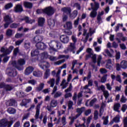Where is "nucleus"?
<instances>
[{
	"label": "nucleus",
	"mask_w": 127,
	"mask_h": 127,
	"mask_svg": "<svg viewBox=\"0 0 127 127\" xmlns=\"http://www.w3.org/2000/svg\"><path fill=\"white\" fill-rule=\"evenodd\" d=\"M14 47L13 46H10L8 49H5L4 47H1L0 51L1 53H3L2 55H0V57H4V56H7L9 55L11 52H12V50Z\"/></svg>",
	"instance_id": "obj_1"
},
{
	"label": "nucleus",
	"mask_w": 127,
	"mask_h": 127,
	"mask_svg": "<svg viewBox=\"0 0 127 127\" xmlns=\"http://www.w3.org/2000/svg\"><path fill=\"white\" fill-rule=\"evenodd\" d=\"M44 13L48 16H51L54 14V9L51 6L47 7L44 9Z\"/></svg>",
	"instance_id": "obj_2"
},
{
	"label": "nucleus",
	"mask_w": 127,
	"mask_h": 127,
	"mask_svg": "<svg viewBox=\"0 0 127 127\" xmlns=\"http://www.w3.org/2000/svg\"><path fill=\"white\" fill-rule=\"evenodd\" d=\"M50 106H47V109L49 112H52V108H56V107H57V105H58L57 100L52 99L50 102Z\"/></svg>",
	"instance_id": "obj_3"
},
{
	"label": "nucleus",
	"mask_w": 127,
	"mask_h": 127,
	"mask_svg": "<svg viewBox=\"0 0 127 127\" xmlns=\"http://www.w3.org/2000/svg\"><path fill=\"white\" fill-rule=\"evenodd\" d=\"M18 70L19 71H22L24 69L23 65L25 64V60L24 59H20L17 61Z\"/></svg>",
	"instance_id": "obj_4"
},
{
	"label": "nucleus",
	"mask_w": 127,
	"mask_h": 127,
	"mask_svg": "<svg viewBox=\"0 0 127 127\" xmlns=\"http://www.w3.org/2000/svg\"><path fill=\"white\" fill-rule=\"evenodd\" d=\"M60 40L64 44H66L69 42V37L66 35H62L60 37Z\"/></svg>",
	"instance_id": "obj_5"
},
{
	"label": "nucleus",
	"mask_w": 127,
	"mask_h": 127,
	"mask_svg": "<svg viewBox=\"0 0 127 127\" xmlns=\"http://www.w3.org/2000/svg\"><path fill=\"white\" fill-rule=\"evenodd\" d=\"M36 47L37 49L40 50H44L47 48V46L43 42L38 43L36 44Z\"/></svg>",
	"instance_id": "obj_6"
},
{
	"label": "nucleus",
	"mask_w": 127,
	"mask_h": 127,
	"mask_svg": "<svg viewBox=\"0 0 127 127\" xmlns=\"http://www.w3.org/2000/svg\"><path fill=\"white\" fill-rule=\"evenodd\" d=\"M67 51L72 52L73 54H75V50H76V46L75 45V43H70L69 46L67 49Z\"/></svg>",
	"instance_id": "obj_7"
},
{
	"label": "nucleus",
	"mask_w": 127,
	"mask_h": 127,
	"mask_svg": "<svg viewBox=\"0 0 127 127\" xmlns=\"http://www.w3.org/2000/svg\"><path fill=\"white\" fill-rule=\"evenodd\" d=\"M14 10L16 13H20L23 11V8L21 4H18L14 7Z\"/></svg>",
	"instance_id": "obj_8"
},
{
	"label": "nucleus",
	"mask_w": 127,
	"mask_h": 127,
	"mask_svg": "<svg viewBox=\"0 0 127 127\" xmlns=\"http://www.w3.org/2000/svg\"><path fill=\"white\" fill-rule=\"evenodd\" d=\"M18 20H19L20 22H21V21H25L26 23H32V20L29 19V17L27 16H25L23 18H19Z\"/></svg>",
	"instance_id": "obj_9"
},
{
	"label": "nucleus",
	"mask_w": 127,
	"mask_h": 127,
	"mask_svg": "<svg viewBox=\"0 0 127 127\" xmlns=\"http://www.w3.org/2000/svg\"><path fill=\"white\" fill-rule=\"evenodd\" d=\"M44 23H45V18L40 17L38 19V24L39 26L43 27L44 26Z\"/></svg>",
	"instance_id": "obj_10"
},
{
	"label": "nucleus",
	"mask_w": 127,
	"mask_h": 127,
	"mask_svg": "<svg viewBox=\"0 0 127 127\" xmlns=\"http://www.w3.org/2000/svg\"><path fill=\"white\" fill-rule=\"evenodd\" d=\"M61 10L64 12V13H66V14H69L72 12V10L70 7H63L62 8Z\"/></svg>",
	"instance_id": "obj_11"
},
{
	"label": "nucleus",
	"mask_w": 127,
	"mask_h": 127,
	"mask_svg": "<svg viewBox=\"0 0 127 127\" xmlns=\"http://www.w3.org/2000/svg\"><path fill=\"white\" fill-rule=\"evenodd\" d=\"M7 126H8L7 120L3 119L0 121V127H6Z\"/></svg>",
	"instance_id": "obj_12"
},
{
	"label": "nucleus",
	"mask_w": 127,
	"mask_h": 127,
	"mask_svg": "<svg viewBox=\"0 0 127 127\" xmlns=\"http://www.w3.org/2000/svg\"><path fill=\"white\" fill-rule=\"evenodd\" d=\"M42 40H43V37L41 36H36L34 38V42L36 44L41 43Z\"/></svg>",
	"instance_id": "obj_13"
},
{
	"label": "nucleus",
	"mask_w": 127,
	"mask_h": 127,
	"mask_svg": "<svg viewBox=\"0 0 127 127\" xmlns=\"http://www.w3.org/2000/svg\"><path fill=\"white\" fill-rule=\"evenodd\" d=\"M111 79L113 81H115L116 79L117 82H119L120 84H122V79L121 78V75H117V76L114 74H111Z\"/></svg>",
	"instance_id": "obj_14"
},
{
	"label": "nucleus",
	"mask_w": 127,
	"mask_h": 127,
	"mask_svg": "<svg viewBox=\"0 0 127 127\" xmlns=\"http://www.w3.org/2000/svg\"><path fill=\"white\" fill-rule=\"evenodd\" d=\"M7 75L9 76V77H14L17 76V71H16V69H12L10 71L8 72Z\"/></svg>",
	"instance_id": "obj_15"
},
{
	"label": "nucleus",
	"mask_w": 127,
	"mask_h": 127,
	"mask_svg": "<svg viewBox=\"0 0 127 127\" xmlns=\"http://www.w3.org/2000/svg\"><path fill=\"white\" fill-rule=\"evenodd\" d=\"M48 24L50 26V28L54 27L55 26V19H53L51 18L48 19Z\"/></svg>",
	"instance_id": "obj_16"
},
{
	"label": "nucleus",
	"mask_w": 127,
	"mask_h": 127,
	"mask_svg": "<svg viewBox=\"0 0 127 127\" xmlns=\"http://www.w3.org/2000/svg\"><path fill=\"white\" fill-rule=\"evenodd\" d=\"M23 5L25 8H28L29 9H31L33 6V4L30 2L24 1L23 2Z\"/></svg>",
	"instance_id": "obj_17"
},
{
	"label": "nucleus",
	"mask_w": 127,
	"mask_h": 127,
	"mask_svg": "<svg viewBox=\"0 0 127 127\" xmlns=\"http://www.w3.org/2000/svg\"><path fill=\"white\" fill-rule=\"evenodd\" d=\"M36 114L35 119L37 120L39 118V115H40V104H38L36 107Z\"/></svg>",
	"instance_id": "obj_18"
},
{
	"label": "nucleus",
	"mask_w": 127,
	"mask_h": 127,
	"mask_svg": "<svg viewBox=\"0 0 127 127\" xmlns=\"http://www.w3.org/2000/svg\"><path fill=\"white\" fill-rule=\"evenodd\" d=\"M33 70H34V68L31 66L27 67L25 70V75H30L32 72H33Z\"/></svg>",
	"instance_id": "obj_19"
},
{
	"label": "nucleus",
	"mask_w": 127,
	"mask_h": 127,
	"mask_svg": "<svg viewBox=\"0 0 127 127\" xmlns=\"http://www.w3.org/2000/svg\"><path fill=\"white\" fill-rule=\"evenodd\" d=\"M14 89V87L12 84H6L5 86V88L4 90H5L6 92H10V91H12Z\"/></svg>",
	"instance_id": "obj_20"
},
{
	"label": "nucleus",
	"mask_w": 127,
	"mask_h": 127,
	"mask_svg": "<svg viewBox=\"0 0 127 127\" xmlns=\"http://www.w3.org/2000/svg\"><path fill=\"white\" fill-rule=\"evenodd\" d=\"M69 15L70 18L74 19V18H76V17H77V15H78V11L77 10H74L72 13H70Z\"/></svg>",
	"instance_id": "obj_21"
},
{
	"label": "nucleus",
	"mask_w": 127,
	"mask_h": 127,
	"mask_svg": "<svg viewBox=\"0 0 127 127\" xmlns=\"http://www.w3.org/2000/svg\"><path fill=\"white\" fill-rule=\"evenodd\" d=\"M94 84L95 85V87L98 88V91H100V90H101L103 92H104V91H106L105 90V86H104V85H102L101 86H99V83L97 81H94Z\"/></svg>",
	"instance_id": "obj_22"
},
{
	"label": "nucleus",
	"mask_w": 127,
	"mask_h": 127,
	"mask_svg": "<svg viewBox=\"0 0 127 127\" xmlns=\"http://www.w3.org/2000/svg\"><path fill=\"white\" fill-rule=\"evenodd\" d=\"M102 15H104V11H102L101 12V13H99V14L97 15V23H98L99 24H100V23H101V21H102V20H103V19L102 18Z\"/></svg>",
	"instance_id": "obj_23"
},
{
	"label": "nucleus",
	"mask_w": 127,
	"mask_h": 127,
	"mask_svg": "<svg viewBox=\"0 0 127 127\" xmlns=\"http://www.w3.org/2000/svg\"><path fill=\"white\" fill-rule=\"evenodd\" d=\"M120 108H121V104L120 103H115L114 105V111L120 113Z\"/></svg>",
	"instance_id": "obj_24"
},
{
	"label": "nucleus",
	"mask_w": 127,
	"mask_h": 127,
	"mask_svg": "<svg viewBox=\"0 0 127 127\" xmlns=\"http://www.w3.org/2000/svg\"><path fill=\"white\" fill-rule=\"evenodd\" d=\"M4 21H5V22H9L10 23H12V22H13L12 19H11V17L9 16L8 15L5 16L4 17Z\"/></svg>",
	"instance_id": "obj_25"
},
{
	"label": "nucleus",
	"mask_w": 127,
	"mask_h": 127,
	"mask_svg": "<svg viewBox=\"0 0 127 127\" xmlns=\"http://www.w3.org/2000/svg\"><path fill=\"white\" fill-rule=\"evenodd\" d=\"M7 112L10 115H14L16 113V110L12 107H9L7 109Z\"/></svg>",
	"instance_id": "obj_26"
},
{
	"label": "nucleus",
	"mask_w": 127,
	"mask_h": 127,
	"mask_svg": "<svg viewBox=\"0 0 127 127\" xmlns=\"http://www.w3.org/2000/svg\"><path fill=\"white\" fill-rule=\"evenodd\" d=\"M30 99H24L22 100L21 105L22 107H26V106H27V104H28V103H30Z\"/></svg>",
	"instance_id": "obj_27"
},
{
	"label": "nucleus",
	"mask_w": 127,
	"mask_h": 127,
	"mask_svg": "<svg viewBox=\"0 0 127 127\" xmlns=\"http://www.w3.org/2000/svg\"><path fill=\"white\" fill-rule=\"evenodd\" d=\"M121 68L122 69H127V61H122L121 62Z\"/></svg>",
	"instance_id": "obj_28"
},
{
	"label": "nucleus",
	"mask_w": 127,
	"mask_h": 127,
	"mask_svg": "<svg viewBox=\"0 0 127 127\" xmlns=\"http://www.w3.org/2000/svg\"><path fill=\"white\" fill-rule=\"evenodd\" d=\"M38 55H39V51L38 50H35L34 51H32L31 52V56H32V57L38 56Z\"/></svg>",
	"instance_id": "obj_29"
},
{
	"label": "nucleus",
	"mask_w": 127,
	"mask_h": 127,
	"mask_svg": "<svg viewBox=\"0 0 127 127\" xmlns=\"http://www.w3.org/2000/svg\"><path fill=\"white\" fill-rule=\"evenodd\" d=\"M102 120H104L103 125L107 126L109 124V116H107L106 117L103 116L102 117Z\"/></svg>",
	"instance_id": "obj_30"
},
{
	"label": "nucleus",
	"mask_w": 127,
	"mask_h": 127,
	"mask_svg": "<svg viewBox=\"0 0 127 127\" xmlns=\"http://www.w3.org/2000/svg\"><path fill=\"white\" fill-rule=\"evenodd\" d=\"M48 56H49V55H48V53H47V52H44L41 53V59H47V58H48Z\"/></svg>",
	"instance_id": "obj_31"
},
{
	"label": "nucleus",
	"mask_w": 127,
	"mask_h": 127,
	"mask_svg": "<svg viewBox=\"0 0 127 127\" xmlns=\"http://www.w3.org/2000/svg\"><path fill=\"white\" fill-rule=\"evenodd\" d=\"M50 74V69H47L44 74V79H48V77H49V75Z\"/></svg>",
	"instance_id": "obj_32"
},
{
	"label": "nucleus",
	"mask_w": 127,
	"mask_h": 127,
	"mask_svg": "<svg viewBox=\"0 0 127 127\" xmlns=\"http://www.w3.org/2000/svg\"><path fill=\"white\" fill-rule=\"evenodd\" d=\"M16 104V100L15 99H11L9 101V106H15V104Z\"/></svg>",
	"instance_id": "obj_33"
},
{
	"label": "nucleus",
	"mask_w": 127,
	"mask_h": 127,
	"mask_svg": "<svg viewBox=\"0 0 127 127\" xmlns=\"http://www.w3.org/2000/svg\"><path fill=\"white\" fill-rule=\"evenodd\" d=\"M33 74L35 77H41L42 76V73L41 71H34Z\"/></svg>",
	"instance_id": "obj_34"
},
{
	"label": "nucleus",
	"mask_w": 127,
	"mask_h": 127,
	"mask_svg": "<svg viewBox=\"0 0 127 127\" xmlns=\"http://www.w3.org/2000/svg\"><path fill=\"white\" fill-rule=\"evenodd\" d=\"M44 88V83H41L40 84V86L36 88V90L38 92H40L41 91H42Z\"/></svg>",
	"instance_id": "obj_35"
},
{
	"label": "nucleus",
	"mask_w": 127,
	"mask_h": 127,
	"mask_svg": "<svg viewBox=\"0 0 127 127\" xmlns=\"http://www.w3.org/2000/svg\"><path fill=\"white\" fill-rule=\"evenodd\" d=\"M48 83L51 84V88L54 87V84H55V79L52 78L50 81H48Z\"/></svg>",
	"instance_id": "obj_36"
},
{
	"label": "nucleus",
	"mask_w": 127,
	"mask_h": 127,
	"mask_svg": "<svg viewBox=\"0 0 127 127\" xmlns=\"http://www.w3.org/2000/svg\"><path fill=\"white\" fill-rule=\"evenodd\" d=\"M20 25V23H13L10 25V28H17Z\"/></svg>",
	"instance_id": "obj_37"
},
{
	"label": "nucleus",
	"mask_w": 127,
	"mask_h": 127,
	"mask_svg": "<svg viewBox=\"0 0 127 127\" xmlns=\"http://www.w3.org/2000/svg\"><path fill=\"white\" fill-rule=\"evenodd\" d=\"M66 28L68 30H70V29H72V22L71 21H68L66 23Z\"/></svg>",
	"instance_id": "obj_38"
},
{
	"label": "nucleus",
	"mask_w": 127,
	"mask_h": 127,
	"mask_svg": "<svg viewBox=\"0 0 127 127\" xmlns=\"http://www.w3.org/2000/svg\"><path fill=\"white\" fill-rule=\"evenodd\" d=\"M90 16L92 18H95V17L97 16V11L93 9L92 11H91L90 13Z\"/></svg>",
	"instance_id": "obj_39"
},
{
	"label": "nucleus",
	"mask_w": 127,
	"mask_h": 127,
	"mask_svg": "<svg viewBox=\"0 0 127 127\" xmlns=\"http://www.w3.org/2000/svg\"><path fill=\"white\" fill-rule=\"evenodd\" d=\"M85 111V107H82L80 108L76 109V113L78 114H82V113Z\"/></svg>",
	"instance_id": "obj_40"
},
{
	"label": "nucleus",
	"mask_w": 127,
	"mask_h": 127,
	"mask_svg": "<svg viewBox=\"0 0 127 127\" xmlns=\"http://www.w3.org/2000/svg\"><path fill=\"white\" fill-rule=\"evenodd\" d=\"M13 5L12 4V3L10 2L7 3L6 5L4 6L5 9H9V8H11Z\"/></svg>",
	"instance_id": "obj_41"
},
{
	"label": "nucleus",
	"mask_w": 127,
	"mask_h": 127,
	"mask_svg": "<svg viewBox=\"0 0 127 127\" xmlns=\"http://www.w3.org/2000/svg\"><path fill=\"white\" fill-rule=\"evenodd\" d=\"M105 104H103L99 110V117L101 118L102 116H103V114H104V108L103 107V106H104Z\"/></svg>",
	"instance_id": "obj_42"
},
{
	"label": "nucleus",
	"mask_w": 127,
	"mask_h": 127,
	"mask_svg": "<svg viewBox=\"0 0 127 127\" xmlns=\"http://www.w3.org/2000/svg\"><path fill=\"white\" fill-rule=\"evenodd\" d=\"M24 48L26 50H27L30 48V42H25L24 44Z\"/></svg>",
	"instance_id": "obj_43"
},
{
	"label": "nucleus",
	"mask_w": 127,
	"mask_h": 127,
	"mask_svg": "<svg viewBox=\"0 0 127 127\" xmlns=\"http://www.w3.org/2000/svg\"><path fill=\"white\" fill-rule=\"evenodd\" d=\"M120 116H116L113 118V121L114 123H115V124H119V123H120Z\"/></svg>",
	"instance_id": "obj_44"
},
{
	"label": "nucleus",
	"mask_w": 127,
	"mask_h": 127,
	"mask_svg": "<svg viewBox=\"0 0 127 127\" xmlns=\"http://www.w3.org/2000/svg\"><path fill=\"white\" fill-rule=\"evenodd\" d=\"M56 46L57 47V49L59 50L62 48V44L60 43V42L57 41L56 42Z\"/></svg>",
	"instance_id": "obj_45"
},
{
	"label": "nucleus",
	"mask_w": 127,
	"mask_h": 127,
	"mask_svg": "<svg viewBox=\"0 0 127 127\" xmlns=\"http://www.w3.org/2000/svg\"><path fill=\"white\" fill-rule=\"evenodd\" d=\"M108 77V74H105L101 79V83H105L107 81V77Z\"/></svg>",
	"instance_id": "obj_46"
},
{
	"label": "nucleus",
	"mask_w": 127,
	"mask_h": 127,
	"mask_svg": "<svg viewBox=\"0 0 127 127\" xmlns=\"http://www.w3.org/2000/svg\"><path fill=\"white\" fill-rule=\"evenodd\" d=\"M103 95L105 98L106 99H107L108 98H109V96H110V93H109V92L107 90L103 91Z\"/></svg>",
	"instance_id": "obj_47"
},
{
	"label": "nucleus",
	"mask_w": 127,
	"mask_h": 127,
	"mask_svg": "<svg viewBox=\"0 0 127 127\" xmlns=\"http://www.w3.org/2000/svg\"><path fill=\"white\" fill-rule=\"evenodd\" d=\"M6 35L7 36H11L12 35V30L8 29L6 32Z\"/></svg>",
	"instance_id": "obj_48"
},
{
	"label": "nucleus",
	"mask_w": 127,
	"mask_h": 127,
	"mask_svg": "<svg viewBox=\"0 0 127 127\" xmlns=\"http://www.w3.org/2000/svg\"><path fill=\"white\" fill-rule=\"evenodd\" d=\"M95 5H94V8H92V9L94 10H98V9L99 7H100V4L97 2H95Z\"/></svg>",
	"instance_id": "obj_49"
},
{
	"label": "nucleus",
	"mask_w": 127,
	"mask_h": 127,
	"mask_svg": "<svg viewBox=\"0 0 127 127\" xmlns=\"http://www.w3.org/2000/svg\"><path fill=\"white\" fill-rule=\"evenodd\" d=\"M44 9H37L36 11L37 14H41L44 13Z\"/></svg>",
	"instance_id": "obj_50"
},
{
	"label": "nucleus",
	"mask_w": 127,
	"mask_h": 127,
	"mask_svg": "<svg viewBox=\"0 0 127 127\" xmlns=\"http://www.w3.org/2000/svg\"><path fill=\"white\" fill-rule=\"evenodd\" d=\"M11 64L12 66H13V67H15V68H16V69L18 70V64H17V63H16L15 61H12Z\"/></svg>",
	"instance_id": "obj_51"
},
{
	"label": "nucleus",
	"mask_w": 127,
	"mask_h": 127,
	"mask_svg": "<svg viewBox=\"0 0 127 127\" xmlns=\"http://www.w3.org/2000/svg\"><path fill=\"white\" fill-rule=\"evenodd\" d=\"M72 83H70L68 88H67L66 89H65L64 90V92L65 93H68V92H71V91H72Z\"/></svg>",
	"instance_id": "obj_52"
},
{
	"label": "nucleus",
	"mask_w": 127,
	"mask_h": 127,
	"mask_svg": "<svg viewBox=\"0 0 127 127\" xmlns=\"http://www.w3.org/2000/svg\"><path fill=\"white\" fill-rule=\"evenodd\" d=\"M95 102H97V98H94L93 99L91 100L89 103V105L90 107H93L94 106V104H95Z\"/></svg>",
	"instance_id": "obj_53"
},
{
	"label": "nucleus",
	"mask_w": 127,
	"mask_h": 127,
	"mask_svg": "<svg viewBox=\"0 0 127 127\" xmlns=\"http://www.w3.org/2000/svg\"><path fill=\"white\" fill-rule=\"evenodd\" d=\"M62 95V93L61 92H56L54 96V98L55 99H56L57 98H59V97H61V96Z\"/></svg>",
	"instance_id": "obj_54"
},
{
	"label": "nucleus",
	"mask_w": 127,
	"mask_h": 127,
	"mask_svg": "<svg viewBox=\"0 0 127 127\" xmlns=\"http://www.w3.org/2000/svg\"><path fill=\"white\" fill-rule=\"evenodd\" d=\"M24 41V39L17 41L15 42V44L16 46L20 45L21 44V43H22Z\"/></svg>",
	"instance_id": "obj_55"
},
{
	"label": "nucleus",
	"mask_w": 127,
	"mask_h": 127,
	"mask_svg": "<svg viewBox=\"0 0 127 127\" xmlns=\"http://www.w3.org/2000/svg\"><path fill=\"white\" fill-rule=\"evenodd\" d=\"M18 52H19V50L18 49V48H16L15 49H14L13 51V56H17V53H18Z\"/></svg>",
	"instance_id": "obj_56"
},
{
	"label": "nucleus",
	"mask_w": 127,
	"mask_h": 127,
	"mask_svg": "<svg viewBox=\"0 0 127 127\" xmlns=\"http://www.w3.org/2000/svg\"><path fill=\"white\" fill-rule=\"evenodd\" d=\"M28 83L29 84H31V85H33V86H34V85L36 84V81H35L34 79L29 80H28Z\"/></svg>",
	"instance_id": "obj_57"
},
{
	"label": "nucleus",
	"mask_w": 127,
	"mask_h": 127,
	"mask_svg": "<svg viewBox=\"0 0 127 127\" xmlns=\"http://www.w3.org/2000/svg\"><path fill=\"white\" fill-rule=\"evenodd\" d=\"M100 72L101 74H106V73L108 72V70L106 68H100Z\"/></svg>",
	"instance_id": "obj_58"
},
{
	"label": "nucleus",
	"mask_w": 127,
	"mask_h": 127,
	"mask_svg": "<svg viewBox=\"0 0 127 127\" xmlns=\"http://www.w3.org/2000/svg\"><path fill=\"white\" fill-rule=\"evenodd\" d=\"M127 101V98H126V97L124 95H122V98L121 99V103H126Z\"/></svg>",
	"instance_id": "obj_59"
},
{
	"label": "nucleus",
	"mask_w": 127,
	"mask_h": 127,
	"mask_svg": "<svg viewBox=\"0 0 127 127\" xmlns=\"http://www.w3.org/2000/svg\"><path fill=\"white\" fill-rule=\"evenodd\" d=\"M74 6H75L78 10L81 9V5L79 3H75Z\"/></svg>",
	"instance_id": "obj_60"
},
{
	"label": "nucleus",
	"mask_w": 127,
	"mask_h": 127,
	"mask_svg": "<svg viewBox=\"0 0 127 127\" xmlns=\"http://www.w3.org/2000/svg\"><path fill=\"white\" fill-rule=\"evenodd\" d=\"M127 109V105L126 104H124L122 106V108L121 109V111L123 112V113H125Z\"/></svg>",
	"instance_id": "obj_61"
},
{
	"label": "nucleus",
	"mask_w": 127,
	"mask_h": 127,
	"mask_svg": "<svg viewBox=\"0 0 127 127\" xmlns=\"http://www.w3.org/2000/svg\"><path fill=\"white\" fill-rule=\"evenodd\" d=\"M121 68H122L121 64H116L117 71H121Z\"/></svg>",
	"instance_id": "obj_62"
},
{
	"label": "nucleus",
	"mask_w": 127,
	"mask_h": 127,
	"mask_svg": "<svg viewBox=\"0 0 127 127\" xmlns=\"http://www.w3.org/2000/svg\"><path fill=\"white\" fill-rule=\"evenodd\" d=\"M91 113H92V110L91 109H88L84 112V115L85 116H89Z\"/></svg>",
	"instance_id": "obj_63"
},
{
	"label": "nucleus",
	"mask_w": 127,
	"mask_h": 127,
	"mask_svg": "<svg viewBox=\"0 0 127 127\" xmlns=\"http://www.w3.org/2000/svg\"><path fill=\"white\" fill-rule=\"evenodd\" d=\"M124 127H127V117L124 119Z\"/></svg>",
	"instance_id": "obj_64"
}]
</instances>
